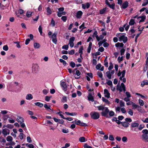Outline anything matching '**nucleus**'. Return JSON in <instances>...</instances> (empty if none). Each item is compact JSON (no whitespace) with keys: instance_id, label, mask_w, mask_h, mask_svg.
Masks as SVG:
<instances>
[{"instance_id":"obj_25","label":"nucleus","mask_w":148,"mask_h":148,"mask_svg":"<svg viewBox=\"0 0 148 148\" xmlns=\"http://www.w3.org/2000/svg\"><path fill=\"white\" fill-rule=\"evenodd\" d=\"M145 85H148V81L144 80L142 82L141 86L143 87Z\"/></svg>"},{"instance_id":"obj_26","label":"nucleus","mask_w":148,"mask_h":148,"mask_svg":"<svg viewBox=\"0 0 148 148\" xmlns=\"http://www.w3.org/2000/svg\"><path fill=\"white\" fill-rule=\"evenodd\" d=\"M33 13V12L31 11H28L27 12L26 15L28 17H30L32 16Z\"/></svg>"},{"instance_id":"obj_11","label":"nucleus","mask_w":148,"mask_h":148,"mask_svg":"<svg viewBox=\"0 0 148 148\" xmlns=\"http://www.w3.org/2000/svg\"><path fill=\"white\" fill-rule=\"evenodd\" d=\"M83 14L82 12L81 11H78L76 14V17L78 18H80Z\"/></svg>"},{"instance_id":"obj_3","label":"nucleus","mask_w":148,"mask_h":148,"mask_svg":"<svg viewBox=\"0 0 148 148\" xmlns=\"http://www.w3.org/2000/svg\"><path fill=\"white\" fill-rule=\"evenodd\" d=\"M16 120L18 123H20L21 126L22 127L24 128L25 127V123H23L24 122V120L23 118L18 116H17Z\"/></svg>"},{"instance_id":"obj_18","label":"nucleus","mask_w":148,"mask_h":148,"mask_svg":"<svg viewBox=\"0 0 148 148\" xmlns=\"http://www.w3.org/2000/svg\"><path fill=\"white\" fill-rule=\"evenodd\" d=\"M129 123L125 121L124 122H122L121 125L122 126L125 127H127L129 125Z\"/></svg>"},{"instance_id":"obj_35","label":"nucleus","mask_w":148,"mask_h":148,"mask_svg":"<svg viewBox=\"0 0 148 148\" xmlns=\"http://www.w3.org/2000/svg\"><path fill=\"white\" fill-rule=\"evenodd\" d=\"M85 24L83 23L79 27V28L81 29V31H82L86 27H85Z\"/></svg>"},{"instance_id":"obj_32","label":"nucleus","mask_w":148,"mask_h":148,"mask_svg":"<svg viewBox=\"0 0 148 148\" xmlns=\"http://www.w3.org/2000/svg\"><path fill=\"white\" fill-rule=\"evenodd\" d=\"M108 114H109V117H112L114 116V112L112 111H109V112H108Z\"/></svg>"},{"instance_id":"obj_21","label":"nucleus","mask_w":148,"mask_h":148,"mask_svg":"<svg viewBox=\"0 0 148 148\" xmlns=\"http://www.w3.org/2000/svg\"><path fill=\"white\" fill-rule=\"evenodd\" d=\"M139 124L138 123L135 122H133L131 124V127H138Z\"/></svg>"},{"instance_id":"obj_50","label":"nucleus","mask_w":148,"mask_h":148,"mask_svg":"<svg viewBox=\"0 0 148 148\" xmlns=\"http://www.w3.org/2000/svg\"><path fill=\"white\" fill-rule=\"evenodd\" d=\"M61 19L63 21L65 22L67 20V17L66 16H62L61 18Z\"/></svg>"},{"instance_id":"obj_57","label":"nucleus","mask_w":148,"mask_h":148,"mask_svg":"<svg viewBox=\"0 0 148 148\" xmlns=\"http://www.w3.org/2000/svg\"><path fill=\"white\" fill-rule=\"evenodd\" d=\"M142 132L144 133V134L147 135L148 134V130L146 129L142 131Z\"/></svg>"},{"instance_id":"obj_34","label":"nucleus","mask_w":148,"mask_h":148,"mask_svg":"<svg viewBox=\"0 0 148 148\" xmlns=\"http://www.w3.org/2000/svg\"><path fill=\"white\" fill-rule=\"evenodd\" d=\"M6 140L8 141H12L13 140V138L11 136H8L6 138Z\"/></svg>"},{"instance_id":"obj_60","label":"nucleus","mask_w":148,"mask_h":148,"mask_svg":"<svg viewBox=\"0 0 148 148\" xmlns=\"http://www.w3.org/2000/svg\"><path fill=\"white\" fill-rule=\"evenodd\" d=\"M125 122H131L132 121V120L130 118H126L125 119Z\"/></svg>"},{"instance_id":"obj_55","label":"nucleus","mask_w":148,"mask_h":148,"mask_svg":"<svg viewBox=\"0 0 148 148\" xmlns=\"http://www.w3.org/2000/svg\"><path fill=\"white\" fill-rule=\"evenodd\" d=\"M14 43L16 44V47L17 48H20L21 47V46L19 44V42H14Z\"/></svg>"},{"instance_id":"obj_39","label":"nucleus","mask_w":148,"mask_h":148,"mask_svg":"<svg viewBox=\"0 0 148 148\" xmlns=\"http://www.w3.org/2000/svg\"><path fill=\"white\" fill-rule=\"evenodd\" d=\"M115 4L114 3H112V5H111L110 4H109L108 6L110 8H112L113 9H114L115 8Z\"/></svg>"},{"instance_id":"obj_36","label":"nucleus","mask_w":148,"mask_h":148,"mask_svg":"<svg viewBox=\"0 0 148 148\" xmlns=\"http://www.w3.org/2000/svg\"><path fill=\"white\" fill-rule=\"evenodd\" d=\"M47 11L48 15L51 14L52 13V11L49 7H48L47 9Z\"/></svg>"},{"instance_id":"obj_56","label":"nucleus","mask_w":148,"mask_h":148,"mask_svg":"<svg viewBox=\"0 0 148 148\" xmlns=\"http://www.w3.org/2000/svg\"><path fill=\"white\" fill-rule=\"evenodd\" d=\"M24 134L23 133H21L20 134L19 137L21 140H22L23 138Z\"/></svg>"},{"instance_id":"obj_13","label":"nucleus","mask_w":148,"mask_h":148,"mask_svg":"<svg viewBox=\"0 0 148 148\" xmlns=\"http://www.w3.org/2000/svg\"><path fill=\"white\" fill-rule=\"evenodd\" d=\"M104 94L105 97L108 98H109L110 97V93L108 90L106 89L104 90Z\"/></svg>"},{"instance_id":"obj_17","label":"nucleus","mask_w":148,"mask_h":148,"mask_svg":"<svg viewBox=\"0 0 148 148\" xmlns=\"http://www.w3.org/2000/svg\"><path fill=\"white\" fill-rule=\"evenodd\" d=\"M142 137L143 140L146 142H148V136L146 134H143L142 135Z\"/></svg>"},{"instance_id":"obj_33","label":"nucleus","mask_w":148,"mask_h":148,"mask_svg":"<svg viewBox=\"0 0 148 148\" xmlns=\"http://www.w3.org/2000/svg\"><path fill=\"white\" fill-rule=\"evenodd\" d=\"M102 100L103 101L105 102L107 104H109L110 103V102L108 101V100L104 97H102Z\"/></svg>"},{"instance_id":"obj_45","label":"nucleus","mask_w":148,"mask_h":148,"mask_svg":"<svg viewBox=\"0 0 148 148\" xmlns=\"http://www.w3.org/2000/svg\"><path fill=\"white\" fill-rule=\"evenodd\" d=\"M83 46H81L79 48V53L82 54L83 53Z\"/></svg>"},{"instance_id":"obj_41","label":"nucleus","mask_w":148,"mask_h":148,"mask_svg":"<svg viewBox=\"0 0 148 148\" xmlns=\"http://www.w3.org/2000/svg\"><path fill=\"white\" fill-rule=\"evenodd\" d=\"M97 75L100 78H102L103 74L101 72L98 71L97 72Z\"/></svg>"},{"instance_id":"obj_28","label":"nucleus","mask_w":148,"mask_h":148,"mask_svg":"<svg viewBox=\"0 0 148 148\" xmlns=\"http://www.w3.org/2000/svg\"><path fill=\"white\" fill-rule=\"evenodd\" d=\"M79 140L81 142H84L87 141V140H86L85 138L84 137H80L79 138Z\"/></svg>"},{"instance_id":"obj_46","label":"nucleus","mask_w":148,"mask_h":148,"mask_svg":"<svg viewBox=\"0 0 148 148\" xmlns=\"http://www.w3.org/2000/svg\"><path fill=\"white\" fill-rule=\"evenodd\" d=\"M133 111L130 109H129V111L128 112V114L131 116H132L133 115Z\"/></svg>"},{"instance_id":"obj_22","label":"nucleus","mask_w":148,"mask_h":148,"mask_svg":"<svg viewBox=\"0 0 148 148\" xmlns=\"http://www.w3.org/2000/svg\"><path fill=\"white\" fill-rule=\"evenodd\" d=\"M34 47L35 49H39L40 48V44L37 42H35L34 44Z\"/></svg>"},{"instance_id":"obj_51","label":"nucleus","mask_w":148,"mask_h":148,"mask_svg":"<svg viewBox=\"0 0 148 148\" xmlns=\"http://www.w3.org/2000/svg\"><path fill=\"white\" fill-rule=\"evenodd\" d=\"M69 46L67 45H65L62 47V49L67 50L68 49Z\"/></svg>"},{"instance_id":"obj_12","label":"nucleus","mask_w":148,"mask_h":148,"mask_svg":"<svg viewBox=\"0 0 148 148\" xmlns=\"http://www.w3.org/2000/svg\"><path fill=\"white\" fill-rule=\"evenodd\" d=\"M97 31H95L92 34V36L93 38L96 37L97 40L98 41H99V36L97 35Z\"/></svg>"},{"instance_id":"obj_24","label":"nucleus","mask_w":148,"mask_h":148,"mask_svg":"<svg viewBox=\"0 0 148 148\" xmlns=\"http://www.w3.org/2000/svg\"><path fill=\"white\" fill-rule=\"evenodd\" d=\"M65 113L67 115L72 116H75L77 114V113L76 112L70 113L68 112H65Z\"/></svg>"},{"instance_id":"obj_6","label":"nucleus","mask_w":148,"mask_h":148,"mask_svg":"<svg viewBox=\"0 0 148 148\" xmlns=\"http://www.w3.org/2000/svg\"><path fill=\"white\" fill-rule=\"evenodd\" d=\"M2 133L4 136H5L8 135H9L10 133V130L7 128L4 129L2 130Z\"/></svg>"},{"instance_id":"obj_61","label":"nucleus","mask_w":148,"mask_h":148,"mask_svg":"<svg viewBox=\"0 0 148 148\" xmlns=\"http://www.w3.org/2000/svg\"><path fill=\"white\" fill-rule=\"evenodd\" d=\"M123 27H125V30L127 31L129 29L130 26L129 25H126V24H125L123 25Z\"/></svg>"},{"instance_id":"obj_38","label":"nucleus","mask_w":148,"mask_h":148,"mask_svg":"<svg viewBox=\"0 0 148 148\" xmlns=\"http://www.w3.org/2000/svg\"><path fill=\"white\" fill-rule=\"evenodd\" d=\"M59 61L61 62L63 64L64 66H66V65L67 63L65 60H64L62 59H60L59 60Z\"/></svg>"},{"instance_id":"obj_40","label":"nucleus","mask_w":148,"mask_h":148,"mask_svg":"<svg viewBox=\"0 0 148 148\" xmlns=\"http://www.w3.org/2000/svg\"><path fill=\"white\" fill-rule=\"evenodd\" d=\"M44 107L47 110L50 109L51 110L50 108V106H48L47 104H45L44 105Z\"/></svg>"},{"instance_id":"obj_4","label":"nucleus","mask_w":148,"mask_h":148,"mask_svg":"<svg viewBox=\"0 0 148 148\" xmlns=\"http://www.w3.org/2000/svg\"><path fill=\"white\" fill-rule=\"evenodd\" d=\"M39 70L38 66L36 64H34L32 66V71L34 73H37Z\"/></svg>"},{"instance_id":"obj_54","label":"nucleus","mask_w":148,"mask_h":148,"mask_svg":"<svg viewBox=\"0 0 148 148\" xmlns=\"http://www.w3.org/2000/svg\"><path fill=\"white\" fill-rule=\"evenodd\" d=\"M107 84L108 85L111 86H112V82L110 80H108L107 82Z\"/></svg>"},{"instance_id":"obj_49","label":"nucleus","mask_w":148,"mask_h":148,"mask_svg":"<svg viewBox=\"0 0 148 148\" xmlns=\"http://www.w3.org/2000/svg\"><path fill=\"white\" fill-rule=\"evenodd\" d=\"M125 50L124 49H122L120 50V53H121V56L123 55L124 53L125 52Z\"/></svg>"},{"instance_id":"obj_64","label":"nucleus","mask_w":148,"mask_h":148,"mask_svg":"<svg viewBox=\"0 0 148 148\" xmlns=\"http://www.w3.org/2000/svg\"><path fill=\"white\" fill-rule=\"evenodd\" d=\"M30 41V40L29 38L27 39L25 41V44L27 45L29 42Z\"/></svg>"},{"instance_id":"obj_53","label":"nucleus","mask_w":148,"mask_h":148,"mask_svg":"<svg viewBox=\"0 0 148 148\" xmlns=\"http://www.w3.org/2000/svg\"><path fill=\"white\" fill-rule=\"evenodd\" d=\"M70 66L72 68H74L75 65V64L74 62H71L70 64Z\"/></svg>"},{"instance_id":"obj_16","label":"nucleus","mask_w":148,"mask_h":148,"mask_svg":"<svg viewBox=\"0 0 148 148\" xmlns=\"http://www.w3.org/2000/svg\"><path fill=\"white\" fill-rule=\"evenodd\" d=\"M128 3L127 1L124 2L122 5V8L123 9L126 8L128 6Z\"/></svg>"},{"instance_id":"obj_43","label":"nucleus","mask_w":148,"mask_h":148,"mask_svg":"<svg viewBox=\"0 0 148 148\" xmlns=\"http://www.w3.org/2000/svg\"><path fill=\"white\" fill-rule=\"evenodd\" d=\"M106 8H104L103 9L101 10L100 11V13L101 14H104L105 12L106 11Z\"/></svg>"},{"instance_id":"obj_42","label":"nucleus","mask_w":148,"mask_h":148,"mask_svg":"<svg viewBox=\"0 0 148 148\" xmlns=\"http://www.w3.org/2000/svg\"><path fill=\"white\" fill-rule=\"evenodd\" d=\"M70 145V144L69 143H67L65 145V146L62 147V148H67L69 147Z\"/></svg>"},{"instance_id":"obj_15","label":"nucleus","mask_w":148,"mask_h":148,"mask_svg":"<svg viewBox=\"0 0 148 148\" xmlns=\"http://www.w3.org/2000/svg\"><path fill=\"white\" fill-rule=\"evenodd\" d=\"M90 6V4L88 3H87L86 4H82V8L83 9H85L86 8H89Z\"/></svg>"},{"instance_id":"obj_23","label":"nucleus","mask_w":148,"mask_h":148,"mask_svg":"<svg viewBox=\"0 0 148 148\" xmlns=\"http://www.w3.org/2000/svg\"><path fill=\"white\" fill-rule=\"evenodd\" d=\"M34 104L35 105L38 106L40 108L42 107L44 105L43 103L39 102H36Z\"/></svg>"},{"instance_id":"obj_52","label":"nucleus","mask_w":148,"mask_h":148,"mask_svg":"<svg viewBox=\"0 0 148 148\" xmlns=\"http://www.w3.org/2000/svg\"><path fill=\"white\" fill-rule=\"evenodd\" d=\"M3 50L7 51L8 49V47L7 45H5L3 47Z\"/></svg>"},{"instance_id":"obj_27","label":"nucleus","mask_w":148,"mask_h":148,"mask_svg":"<svg viewBox=\"0 0 148 148\" xmlns=\"http://www.w3.org/2000/svg\"><path fill=\"white\" fill-rule=\"evenodd\" d=\"M5 127L11 129L13 128L14 127V126L13 125H12L11 124H8L6 125H4L3 127L4 128Z\"/></svg>"},{"instance_id":"obj_29","label":"nucleus","mask_w":148,"mask_h":148,"mask_svg":"<svg viewBox=\"0 0 148 148\" xmlns=\"http://www.w3.org/2000/svg\"><path fill=\"white\" fill-rule=\"evenodd\" d=\"M106 74L107 77L109 79H110L111 78V74L110 72L109 71H108L106 72Z\"/></svg>"},{"instance_id":"obj_2","label":"nucleus","mask_w":148,"mask_h":148,"mask_svg":"<svg viewBox=\"0 0 148 148\" xmlns=\"http://www.w3.org/2000/svg\"><path fill=\"white\" fill-rule=\"evenodd\" d=\"M90 115L92 119L95 120L98 119L100 116L99 113L95 111L91 112L90 113Z\"/></svg>"},{"instance_id":"obj_14","label":"nucleus","mask_w":148,"mask_h":148,"mask_svg":"<svg viewBox=\"0 0 148 148\" xmlns=\"http://www.w3.org/2000/svg\"><path fill=\"white\" fill-rule=\"evenodd\" d=\"M88 100L91 101H94V97L92 96L91 93L90 92L89 93L88 97Z\"/></svg>"},{"instance_id":"obj_58","label":"nucleus","mask_w":148,"mask_h":148,"mask_svg":"<svg viewBox=\"0 0 148 148\" xmlns=\"http://www.w3.org/2000/svg\"><path fill=\"white\" fill-rule=\"evenodd\" d=\"M123 56H121V57H120V56H119L118 57V62H120L121 61L123 60Z\"/></svg>"},{"instance_id":"obj_19","label":"nucleus","mask_w":148,"mask_h":148,"mask_svg":"<svg viewBox=\"0 0 148 148\" xmlns=\"http://www.w3.org/2000/svg\"><path fill=\"white\" fill-rule=\"evenodd\" d=\"M132 106L133 107V109H137V108H140V106L137 105L134 103H132Z\"/></svg>"},{"instance_id":"obj_31","label":"nucleus","mask_w":148,"mask_h":148,"mask_svg":"<svg viewBox=\"0 0 148 148\" xmlns=\"http://www.w3.org/2000/svg\"><path fill=\"white\" fill-rule=\"evenodd\" d=\"M138 103L140 105V106H143L144 104L143 101L141 99H139Z\"/></svg>"},{"instance_id":"obj_59","label":"nucleus","mask_w":148,"mask_h":148,"mask_svg":"<svg viewBox=\"0 0 148 148\" xmlns=\"http://www.w3.org/2000/svg\"><path fill=\"white\" fill-rule=\"evenodd\" d=\"M75 53V50L72 49L69 52V54L70 55H73Z\"/></svg>"},{"instance_id":"obj_20","label":"nucleus","mask_w":148,"mask_h":148,"mask_svg":"<svg viewBox=\"0 0 148 148\" xmlns=\"http://www.w3.org/2000/svg\"><path fill=\"white\" fill-rule=\"evenodd\" d=\"M33 97L32 95L30 94H28L26 96V98L27 100H30L33 99Z\"/></svg>"},{"instance_id":"obj_7","label":"nucleus","mask_w":148,"mask_h":148,"mask_svg":"<svg viewBox=\"0 0 148 148\" xmlns=\"http://www.w3.org/2000/svg\"><path fill=\"white\" fill-rule=\"evenodd\" d=\"M119 38V41H123L124 43H125L127 41V37L123 35L121 36Z\"/></svg>"},{"instance_id":"obj_5","label":"nucleus","mask_w":148,"mask_h":148,"mask_svg":"<svg viewBox=\"0 0 148 148\" xmlns=\"http://www.w3.org/2000/svg\"><path fill=\"white\" fill-rule=\"evenodd\" d=\"M60 85L63 90L65 92L67 91V88L66 83L62 80L60 82Z\"/></svg>"},{"instance_id":"obj_37","label":"nucleus","mask_w":148,"mask_h":148,"mask_svg":"<svg viewBox=\"0 0 148 148\" xmlns=\"http://www.w3.org/2000/svg\"><path fill=\"white\" fill-rule=\"evenodd\" d=\"M140 17L141 18V19L139 21V23H140L141 22H143L144 21L145 19L146 18V16L144 15Z\"/></svg>"},{"instance_id":"obj_10","label":"nucleus","mask_w":148,"mask_h":148,"mask_svg":"<svg viewBox=\"0 0 148 148\" xmlns=\"http://www.w3.org/2000/svg\"><path fill=\"white\" fill-rule=\"evenodd\" d=\"M119 90L120 92H122L123 90L124 92L125 91V85L123 83H121V86H120Z\"/></svg>"},{"instance_id":"obj_62","label":"nucleus","mask_w":148,"mask_h":148,"mask_svg":"<svg viewBox=\"0 0 148 148\" xmlns=\"http://www.w3.org/2000/svg\"><path fill=\"white\" fill-rule=\"evenodd\" d=\"M127 138L126 137L124 136V137H123V138H122V140L123 142H126L127 141Z\"/></svg>"},{"instance_id":"obj_1","label":"nucleus","mask_w":148,"mask_h":148,"mask_svg":"<svg viewBox=\"0 0 148 148\" xmlns=\"http://www.w3.org/2000/svg\"><path fill=\"white\" fill-rule=\"evenodd\" d=\"M98 110L99 111H102L101 112V114L103 116H104L106 118H109L108 115V112H109V110L107 107H105L103 105H101L97 106Z\"/></svg>"},{"instance_id":"obj_9","label":"nucleus","mask_w":148,"mask_h":148,"mask_svg":"<svg viewBox=\"0 0 148 148\" xmlns=\"http://www.w3.org/2000/svg\"><path fill=\"white\" fill-rule=\"evenodd\" d=\"M75 37H71L69 40V43L70 47L72 48L74 46V44L73 42L75 40Z\"/></svg>"},{"instance_id":"obj_48","label":"nucleus","mask_w":148,"mask_h":148,"mask_svg":"<svg viewBox=\"0 0 148 148\" xmlns=\"http://www.w3.org/2000/svg\"><path fill=\"white\" fill-rule=\"evenodd\" d=\"M120 106L121 107H124L125 106V103L124 102H123L122 100H121L120 101Z\"/></svg>"},{"instance_id":"obj_30","label":"nucleus","mask_w":148,"mask_h":148,"mask_svg":"<svg viewBox=\"0 0 148 148\" xmlns=\"http://www.w3.org/2000/svg\"><path fill=\"white\" fill-rule=\"evenodd\" d=\"M135 22L134 20L131 19L129 22V24L130 25H132L134 24Z\"/></svg>"},{"instance_id":"obj_47","label":"nucleus","mask_w":148,"mask_h":148,"mask_svg":"<svg viewBox=\"0 0 148 148\" xmlns=\"http://www.w3.org/2000/svg\"><path fill=\"white\" fill-rule=\"evenodd\" d=\"M109 139L110 140L113 141L114 140V138L112 135H110L109 136Z\"/></svg>"},{"instance_id":"obj_63","label":"nucleus","mask_w":148,"mask_h":148,"mask_svg":"<svg viewBox=\"0 0 148 148\" xmlns=\"http://www.w3.org/2000/svg\"><path fill=\"white\" fill-rule=\"evenodd\" d=\"M125 94L127 96V97L128 98H130L131 97V95L130 94L129 92H126L125 93Z\"/></svg>"},{"instance_id":"obj_8","label":"nucleus","mask_w":148,"mask_h":148,"mask_svg":"<svg viewBox=\"0 0 148 148\" xmlns=\"http://www.w3.org/2000/svg\"><path fill=\"white\" fill-rule=\"evenodd\" d=\"M57 33H54L51 36V38L52 39L53 42L55 44H57Z\"/></svg>"},{"instance_id":"obj_44","label":"nucleus","mask_w":148,"mask_h":148,"mask_svg":"<svg viewBox=\"0 0 148 148\" xmlns=\"http://www.w3.org/2000/svg\"><path fill=\"white\" fill-rule=\"evenodd\" d=\"M38 31L40 33V35H41L42 34V28L41 25H40L39 26L38 28Z\"/></svg>"}]
</instances>
